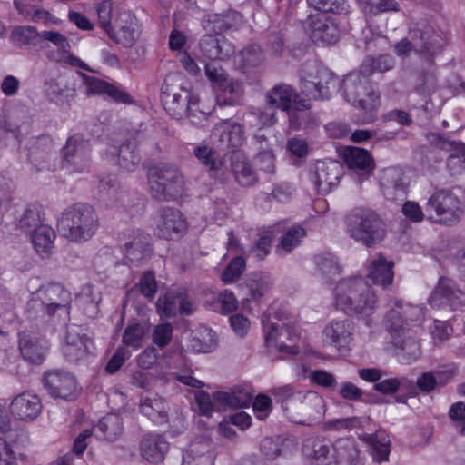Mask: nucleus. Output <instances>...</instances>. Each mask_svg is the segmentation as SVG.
<instances>
[{
  "label": "nucleus",
  "mask_w": 465,
  "mask_h": 465,
  "mask_svg": "<svg viewBox=\"0 0 465 465\" xmlns=\"http://www.w3.org/2000/svg\"><path fill=\"white\" fill-rule=\"evenodd\" d=\"M180 289L168 292L157 300V312L161 318L169 319L180 314Z\"/></svg>",
  "instance_id": "de8ad7c7"
},
{
  "label": "nucleus",
  "mask_w": 465,
  "mask_h": 465,
  "mask_svg": "<svg viewBox=\"0 0 465 465\" xmlns=\"http://www.w3.org/2000/svg\"><path fill=\"white\" fill-rule=\"evenodd\" d=\"M361 439L370 445L374 460L377 462L388 460L391 440L385 431L377 430L373 434H364Z\"/></svg>",
  "instance_id": "ea45409f"
},
{
  "label": "nucleus",
  "mask_w": 465,
  "mask_h": 465,
  "mask_svg": "<svg viewBox=\"0 0 465 465\" xmlns=\"http://www.w3.org/2000/svg\"><path fill=\"white\" fill-rule=\"evenodd\" d=\"M303 452L310 458L312 465H332L342 463L344 452L355 459L358 450L349 441L338 440L335 444L322 438H309L304 441Z\"/></svg>",
  "instance_id": "423d86ee"
},
{
  "label": "nucleus",
  "mask_w": 465,
  "mask_h": 465,
  "mask_svg": "<svg viewBox=\"0 0 465 465\" xmlns=\"http://www.w3.org/2000/svg\"><path fill=\"white\" fill-rule=\"evenodd\" d=\"M187 228L186 221L180 211L163 208L155 221L154 234L165 240L179 239Z\"/></svg>",
  "instance_id": "dca6fc26"
},
{
  "label": "nucleus",
  "mask_w": 465,
  "mask_h": 465,
  "mask_svg": "<svg viewBox=\"0 0 465 465\" xmlns=\"http://www.w3.org/2000/svg\"><path fill=\"white\" fill-rule=\"evenodd\" d=\"M101 300L102 297L100 292H94L93 286H86L83 288L78 298L81 308L90 318H95L97 316Z\"/></svg>",
  "instance_id": "8fccbe9b"
},
{
  "label": "nucleus",
  "mask_w": 465,
  "mask_h": 465,
  "mask_svg": "<svg viewBox=\"0 0 465 465\" xmlns=\"http://www.w3.org/2000/svg\"><path fill=\"white\" fill-rule=\"evenodd\" d=\"M43 224L41 206L37 203L28 204L18 220V227L27 233Z\"/></svg>",
  "instance_id": "49530a36"
},
{
  "label": "nucleus",
  "mask_w": 465,
  "mask_h": 465,
  "mask_svg": "<svg viewBox=\"0 0 465 465\" xmlns=\"http://www.w3.org/2000/svg\"><path fill=\"white\" fill-rule=\"evenodd\" d=\"M302 94L311 100L329 99L331 89L339 84L338 77L325 67L306 63L300 71Z\"/></svg>",
  "instance_id": "0eeeda50"
},
{
  "label": "nucleus",
  "mask_w": 465,
  "mask_h": 465,
  "mask_svg": "<svg viewBox=\"0 0 465 465\" xmlns=\"http://www.w3.org/2000/svg\"><path fill=\"white\" fill-rule=\"evenodd\" d=\"M305 235L306 232L302 226H293L282 235L280 247L285 252H290L301 243L302 239Z\"/></svg>",
  "instance_id": "680f3d73"
},
{
  "label": "nucleus",
  "mask_w": 465,
  "mask_h": 465,
  "mask_svg": "<svg viewBox=\"0 0 465 465\" xmlns=\"http://www.w3.org/2000/svg\"><path fill=\"white\" fill-rule=\"evenodd\" d=\"M151 253L150 236L145 233L136 234L131 242L124 245L125 257L132 263H138L149 258Z\"/></svg>",
  "instance_id": "4c0bfd02"
},
{
  "label": "nucleus",
  "mask_w": 465,
  "mask_h": 465,
  "mask_svg": "<svg viewBox=\"0 0 465 465\" xmlns=\"http://www.w3.org/2000/svg\"><path fill=\"white\" fill-rule=\"evenodd\" d=\"M303 94H299L294 87L290 84L281 83L274 85L265 94V103L267 105L273 106L282 111H289L292 104L297 105L299 109H309L311 103Z\"/></svg>",
  "instance_id": "4468645a"
},
{
  "label": "nucleus",
  "mask_w": 465,
  "mask_h": 465,
  "mask_svg": "<svg viewBox=\"0 0 465 465\" xmlns=\"http://www.w3.org/2000/svg\"><path fill=\"white\" fill-rule=\"evenodd\" d=\"M314 263L319 271L331 279L341 273V266L336 256L331 253H322L314 256Z\"/></svg>",
  "instance_id": "864d4df0"
},
{
  "label": "nucleus",
  "mask_w": 465,
  "mask_h": 465,
  "mask_svg": "<svg viewBox=\"0 0 465 465\" xmlns=\"http://www.w3.org/2000/svg\"><path fill=\"white\" fill-rule=\"evenodd\" d=\"M322 402V399L313 393L306 394L296 391L287 402H284L282 410L289 419L296 420L297 416L309 414L312 405L320 406Z\"/></svg>",
  "instance_id": "2f4dec72"
},
{
  "label": "nucleus",
  "mask_w": 465,
  "mask_h": 465,
  "mask_svg": "<svg viewBox=\"0 0 465 465\" xmlns=\"http://www.w3.org/2000/svg\"><path fill=\"white\" fill-rule=\"evenodd\" d=\"M425 212L428 220L451 226L462 219L464 208L459 197L450 190L439 189L428 198Z\"/></svg>",
  "instance_id": "39448f33"
},
{
  "label": "nucleus",
  "mask_w": 465,
  "mask_h": 465,
  "mask_svg": "<svg viewBox=\"0 0 465 465\" xmlns=\"http://www.w3.org/2000/svg\"><path fill=\"white\" fill-rule=\"evenodd\" d=\"M245 266L246 262L243 257H234L224 268L221 276L222 281L225 283L236 282L243 273Z\"/></svg>",
  "instance_id": "052dcab7"
},
{
  "label": "nucleus",
  "mask_w": 465,
  "mask_h": 465,
  "mask_svg": "<svg viewBox=\"0 0 465 465\" xmlns=\"http://www.w3.org/2000/svg\"><path fill=\"white\" fill-rule=\"evenodd\" d=\"M380 185L384 197L389 201H403L407 197L409 182L400 167L384 169L380 176Z\"/></svg>",
  "instance_id": "f3484780"
},
{
  "label": "nucleus",
  "mask_w": 465,
  "mask_h": 465,
  "mask_svg": "<svg viewBox=\"0 0 465 465\" xmlns=\"http://www.w3.org/2000/svg\"><path fill=\"white\" fill-rule=\"evenodd\" d=\"M93 346L86 329L82 325H72L68 328L63 344V353L68 361L76 362L87 356Z\"/></svg>",
  "instance_id": "2eb2a0df"
},
{
  "label": "nucleus",
  "mask_w": 465,
  "mask_h": 465,
  "mask_svg": "<svg viewBox=\"0 0 465 465\" xmlns=\"http://www.w3.org/2000/svg\"><path fill=\"white\" fill-rule=\"evenodd\" d=\"M201 54L211 60H226L235 53V45L223 35L207 34L199 43Z\"/></svg>",
  "instance_id": "393cba45"
},
{
  "label": "nucleus",
  "mask_w": 465,
  "mask_h": 465,
  "mask_svg": "<svg viewBox=\"0 0 465 465\" xmlns=\"http://www.w3.org/2000/svg\"><path fill=\"white\" fill-rule=\"evenodd\" d=\"M352 322L349 319L334 320L324 329V334L338 349L345 348L351 340Z\"/></svg>",
  "instance_id": "c9c22d12"
},
{
  "label": "nucleus",
  "mask_w": 465,
  "mask_h": 465,
  "mask_svg": "<svg viewBox=\"0 0 465 465\" xmlns=\"http://www.w3.org/2000/svg\"><path fill=\"white\" fill-rule=\"evenodd\" d=\"M115 29L111 28L108 35L124 47H132L140 36L137 18L129 11L119 12L114 20Z\"/></svg>",
  "instance_id": "a211bd4d"
},
{
  "label": "nucleus",
  "mask_w": 465,
  "mask_h": 465,
  "mask_svg": "<svg viewBox=\"0 0 465 465\" xmlns=\"http://www.w3.org/2000/svg\"><path fill=\"white\" fill-rule=\"evenodd\" d=\"M152 196L158 201H171L182 195L184 178L173 163H161L148 171Z\"/></svg>",
  "instance_id": "20e7f679"
},
{
  "label": "nucleus",
  "mask_w": 465,
  "mask_h": 465,
  "mask_svg": "<svg viewBox=\"0 0 465 465\" xmlns=\"http://www.w3.org/2000/svg\"><path fill=\"white\" fill-rule=\"evenodd\" d=\"M253 391L248 385H238L229 391H215L213 400L223 408L241 409L249 407L253 399Z\"/></svg>",
  "instance_id": "a878e982"
},
{
  "label": "nucleus",
  "mask_w": 465,
  "mask_h": 465,
  "mask_svg": "<svg viewBox=\"0 0 465 465\" xmlns=\"http://www.w3.org/2000/svg\"><path fill=\"white\" fill-rule=\"evenodd\" d=\"M464 298L462 291L449 278L441 277L429 298V303L433 308L450 307L451 311L461 305Z\"/></svg>",
  "instance_id": "6ab92c4d"
},
{
  "label": "nucleus",
  "mask_w": 465,
  "mask_h": 465,
  "mask_svg": "<svg viewBox=\"0 0 465 465\" xmlns=\"http://www.w3.org/2000/svg\"><path fill=\"white\" fill-rule=\"evenodd\" d=\"M138 292L149 301H152L154 298L157 292V282L154 272H144L141 276L139 282L127 292V295L131 296L134 292Z\"/></svg>",
  "instance_id": "3c124183"
},
{
  "label": "nucleus",
  "mask_w": 465,
  "mask_h": 465,
  "mask_svg": "<svg viewBox=\"0 0 465 465\" xmlns=\"http://www.w3.org/2000/svg\"><path fill=\"white\" fill-rule=\"evenodd\" d=\"M191 344L193 350L197 352H210L216 347L215 332L205 329L193 337Z\"/></svg>",
  "instance_id": "4d7b16f0"
},
{
  "label": "nucleus",
  "mask_w": 465,
  "mask_h": 465,
  "mask_svg": "<svg viewBox=\"0 0 465 465\" xmlns=\"http://www.w3.org/2000/svg\"><path fill=\"white\" fill-rule=\"evenodd\" d=\"M344 161L350 169L358 173L360 181L368 178L375 168L372 156L360 147H348L344 152Z\"/></svg>",
  "instance_id": "cd10ccee"
},
{
  "label": "nucleus",
  "mask_w": 465,
  "mask_h": 465,
  "mask_svg": "<svg viewBox=\"0 0 465 465\" xmlns=\"http://www.w3.org/2000/svg\"><path fill=\"white\" fill-rule=\"evenodd\" d=\"M139 134L123 143L118 149V165L123 170L132 172L139 165L141 156L137 151Z\"/></svg>",
  "instance_id": "58836bf2"
},
{
  "label": "nucleus",
  "mask_w": 465,
  "mask_h": 465,
  "mask_svg": "<svg viewBox=\"0 0 465 465\" xmlns=\"http://www.w3.org/2000/svg\"><path fill=\"white\" fill-rule=\"evenodd\" d=\"M43 384L48 394L54 399L67 401L76 398L78 384L75 377L62 369H54L44 373Z\"/></svg>",
  "instance_id": "9b49d317"
},
{
  "label": "nucleus",
  "mask_w": 465,
  "mask_h": 465,
  "mask_svg": "<svg viewBox=\"0 0 465 465\" xmlns=\"http://www.w3.org/2000/svg\"><path fill=\"white\" fill-rule=\"evenodd\" d=\"M25 315L33 322H46L54 315L52 307H48L37 293L27 302Z\"/></svg>",
  "instance_id": "a18cd8bd"
},
{
  "label": "nucleus",
  "mask_w": 465,
  "mask_h": 465,
  "mask_svg": "<svg viewBox=\"0 0 465 465\" xmlns=\"http://www.w3.org/2000/svg\"><path fill=\"white\" fill-rule=\"evenodd\" d=\"M272 238V232L269 231L259 234L251 248V253L258 260H263L271 252Z\"/></svg>",
  "instance_id": "0e129e2a"
},
{
  "label": "nucleus",
  "mask_w": 465,
  "mask_h": 465,
  "mask_svg": "<svg viewBox=\"0 0 465 465\" xmlns=\"http://www.w3.org/2000/svg\"><path fill=\"white\" fill-rule=\"evenodd\" d=\"M335 303L348 315H368L375 310L377 297L362 277H348L335 288Z\"/></svg>",
  "instance_id": "f257e3e1"
},
{
  "label": "nucleus",
  "mask_w": 465,
  "mask_h": 465,
  "mask_svg": "<svg viewBox=\"0 0 465 465\" xmlns=\"http://www.w3.org/2000/svg\"><path fill=\"white\" fill-rule=\"evenodd\" d=\"M393 262L387 261L383 256L380 255L371 262L368 276L374 284L386 288L391 285L393 281Z\"/></svg>",
  "instance_id": "a19ab883"
},
{
  "label": "nucleus",
  "mask_w": 465,
  "mask_h": 465,
  "mask_svg": "<svg viewBox=\"0 0 465 465\" xmlns=\"http://www.w3.org/2000/svg\"><path fill=\"white\" fill-rule=\"evenodd\" d=\"M42 401L35 394L23 392L17 395L10 404V411L21 420H33L42 411Z\"/></svg>",
  "instance_id": "bb28decb"
},
{
  "label": "nucleus",
  "mask_w": 465,
  "mask_h": 465,
  "mask_svg": "<svg viewBox=\"0 0 465 465\" xmlns=\"http://www.w3.org/2000/svg\"><path fill=\"white\" fill-rule=\"evenodd\" d=\"M338 394L345 401L366 403L371 402L366 399V397L370 396L369 393L365 392L351 381L341 382L338 389Z\"/></svg>",
  "instance_id": "13d9d810"
},
{
  "label": "nucleus",
  "mask_w": 465,
  "mask_h": 465,
  "mask_svg": "<svg viewBox=\"0 0 465 465\" xmlns=\"http://www.w3.org/2000/svg\"><path fill=\"white\" fill-rule=\"evenodd\" d=\"M218 88L223 92L225 95H229L226 97V103L229 104L238 103L240 97L243 94L242 84L240 81L229 78L228 76Z\"/></svg>",
  "instance_id": "e2e57ef3"
},
{
  "label": "nucleus",
  "mask_w": 465,
  "mask_h": 465,
  "mask_svg": "<svg viewBox=\"0 0 465 465\" xmlns=\"http://www.w3.org/2000/svg\"><path fill=\"white\" fill-rule=\"evenodd\" d=\"M263 48L258 44H249L236 55L235 64L242 74H250L265 64Z\"/></svg>",
  "instance_id": "7c9ffc66"
},
{
  "label": "nucleus",
  "mask_w": 465,
  "mask_h": 465,
  "mask_svg": "<svg viewBox=\"0 0 465 465\" xmlns=\"http://www.w3.org/2000/svg\"><path fill=\"white\" fill-rule=\"evenodd\" d=\"M308 4L322 13L341 14L346 12L345 0H307Z\"/></svg>",
  "instance_id": "338daca9"
},
{
  "label": "nucleus",
  "mask_w": 465,
  "mask_h": 465,
  "mask_svg": "<svg viewBox=\"0 0 465 465\" xmlns=\"http://www.w3.org/2000/svg\"><path fill=\"white\" fill-rule=\"evenodd\" d=\"M95 430L101 439L114 441L123 432L122 419L118 415L108 414L99 420Z\"/></svg>",
  "instance_id": "c03bdc74"
},
{
  "label": "nucleus",
  "mask_w": 465,
  "mask_h": 465,
  "mask_svg": "<svg viewBox=\"0 0 465 465\" xmlns=\"http://www.w3.org/2000/svg\"><path fill=\"white\" fill-rule=\"evenodd\" d=\"M409 37L412 39L413 50L417 53L433 55L440 50V37L430 25L413 27L409 32Z\"/></svg>",
  "instance_id": "b1692460"
},
{
  "label": "nucleus",
  "mask_w": 465,
  "mask_h": 465,
  "mask_svg": "<svg viewBox=\"0 0 465 465\" xmlns=\"http://www.w3.org/2000/svg\"><path fill=\"white\" fill-rule=\"evenodd\" d=\"M308 175L318 193L327 194L339 184L343 175V167L337 161H319L310 170Z\"/></svg>",
  "instance_id": "ddd939ff"
},
{
  "label": "nucleus",
  "mask_w": 465,
  "mask_h": 465,
  "mask_svg": "<svg viewBox=\"0 0 465 465\" xmlns=\"http://www.w3.org/2000/svg\"><path fill=\"white\" fill-rule=\"evenodd\" d=\"M247 286L249 288L250 299L257 301L270 290L272 280L269 275L254 273L249 280ZM247 300H249V298H247Z\"/></svg>",
  "instance_id": "6e6d98bb"
},
{
  "label": "nucleus",
  "mask_w": 465,
  "mask_h": 465,
  "mask_svg": "<svg viewBox=\"0 0 465 465\" xmlns=\"http://www.w3.org/2000/svg\"><path fill=\"white\" fill-rule=\"evenodd\" d=\"M262 323L268 347H275L279 351L289 354L298 353L297 348L292 344L298 339V335L292 326L271 322L266 315L262 318Z\"/></svg>",
  "instance_id": "f8f14e48"
},
{
  "label": "nucleus",
  "mask_w": 465,
  "mask_h": 465,
  "mask_svg": "<svg viewBox=\"0 0 465 465\" xmlns=\"http://www.w3.org/2000/svg\"><path fill=\"white\" fill-rule=\"evenodd\" d=\"M31 241L35 252L40 255H48L54 247V241L56 237L54 229L43 224L30 232Z\"/></svg>",
  "instance_id": "79ce46f5"
},
{
  "label": "nucleus",
  "mask_w": 465,
  "mask_h": 465,
  "mask_svg": "<svg viewBox=\"0 0 465 465\" xmlns=\"http://www.w3.org/2000/svg\"><path fill=\"white\" fill-rule=\"evenodd\" d=\"M216 132H220V140L226 142L228 146L236 148L240 146L243 141L242 126L239 124H230L228 122L217 124Z\"/></svg>",
  "instance_id": "09e8293b"
},
{
  "label": "nucleus",
  "mask_w": 465,
  "mask_h": 465,
  "mask_svg": "<svg viewBox=\"0 0 465 465\" xmlns=\"http://www.w3.org/2000/svg\"><path fill=\"white\" fill-rule=\"evenodd\" d=\"M50 344L47 340L31 333L18 335V350L24 361L31 364H42L47 355Z\"/></svg>",
  "instance_id": "aec40b11"
},
{
  "label": "nucleus",
  "mask_w": 465,
  "mask_h": 465,
  "mask_svg": "<svg viewBox=\"0 0 465 465\" xmlns=\"http://www.w3.org/2000/svg\"><path fill=\"white\" fill-rule=\"evenodd\" d=\"M36 293L46 303L52 307L53 312H58V315L64 316L67 320L71 308V293L62 285L57 283L48 284L39 289Z\"/></svg>",
  "instance_id": "412c9836"
},
{
  "label": "nucleus",
  "mask_w": 465,
  "mask_h": 465,
  "mask_svg": "<svg viewBox=\"0 0 465 465\" xmlns=\"http://www.w3.org/2000/svg\"><path fill=\"white\" fill-rule=\"evenodd\" d=\"M242 22V15L236 11H229L226 14H211L203 20L206 30L213 31L217 35L228 30L236 29Z\"/></svg>",
  "instance_id": "f704fd0d"
},
{
  "label": "nucleus",
  "mask_w": 465,
  "mask_h": 465,
  "mask_svg": "<svg viewBox=\"0 0 465 465\" xmlns=\"http://www.w3.org/2000/svg\"><path fill=\"white\" fill-rule=\"evenodd\" d=\"M213 443L207 438L193 441L183 456L182 465H213Z\"/></svg>",
  "instance_id": "c756f323"
},
{
  "label": "nucleus",
  "mask_w": 465,
  "mask_h": 465,
  "mask_svg": "<svg viewBox=\"0 0 465 465\" xmlns=\"http://www.w3.org/2000/svg\"><path fill=\"white\" fill-rule=\"evenodd\" d=\"M391 342L396 353L407 362L416 361L420 355V342L414 331L410 329L395 332L391 336Z\"/></svg>",
  "instance_id": "c85d7f7f"
},
{
  "label": "nucleus",
  "mask_w": 465,
  "mask_h": 465,
  "mask_svg": "<svg viewBox=\"0 0 465 465\" xmlns=\"http://www.w3.org/2000/svg\"><path fill=\"white\" fill-rule=\"evenodd\" d=\"M195 401L199 408L200 413L204 416H211L214 409L222 408L219 403H217L213 397L204 391H197L194 393Z\"/></svg>",
  "instance_id": "774afa93"
},
{
  "label": "nucleus",
  "mask_w": 465,
  "mask_h": 465,
  "mask_svg": "<svg viewBox=\"0 0 465 465\" xmlns=\"http://www.w3.org/2000/svg\"><path fill=\"white\" fill-rule=\"evenodd\" d=\"M305 26L310 38L316 45H331L339 38L337 25L321 15H309Z\"/></svg>",
  "instance_id": "4be33fe9"
},
{
  "label": "nucleus",
  "mask_w": 465,
  "mask_h": 465,
  "mask_svg": "<svg viewBox=\"0 0 465 465\" xmlns=\"http://www.w3.org/2000/svg\"><path fill=\"white\" fill-rule=\"evenodd\" d=\"M43 41L52 43L59 51L62 52H68L70 48L68 38L57 31H41L39 33V45H41Z\"/></svg>",
  "instance_id": "69168bd1"
},
{
  "label": "nucleus",
  "mask_w": 465,
  "mask_h": 465,
  "mask_svg": "<svg viewBox=\"0 0 465 465\" xmlns=\"http://www.w3.org/2000/svg\"><path fill=\"white\" fill-rule=\"evenodd\" d=\"M99 226V217L94 207L82 203L66 208L57 222L60 234L74 242L88 241Z\"/></svg>",
  "instance_id": "f03ea898"
},
{
  "label": "nucleus",
  "mask_w": 465,
  "mask_h": 465,
  "mask_svg": "<svg viewBox=\"0 0 465 465\" xmlns=\"http://www.w3.org/2000/svg\"><path fill=\"white\" fill-rule=\"evenodd\" d=\"M91 144L83 134L70 136L61 149V163L69 172L84 173L91 163Z\"/></svg>",
  "instance_id": "9d476101"
},
{
  "label": "nucleus",
  "mask_w": 465,
  "mask_h": 465,
  "mask_svg": "<svg viewBox=\"0 0 465 465\" xmlns=\"http://www.w3.org/2000/svg\"><path fill=\"white\" fill-rule=\"evenodd\" d=\"M395 66V60L390 54H379L377 56H366L360 66L361 74L370 77L374 73H386Z\"/></svg>",
  "instance_id": "37998d69"
},
{
  "label": "nucleus",
  "mask_w": 465,
  "mask_h": 465,
  "mask_svg": "<svg viewBox=\"0 0 465 465\" xmlns=\"http://www.w3.org/2000/svg\"><path fill=\"white\" fill-rule=\"evenodd\" d=\"M341 88L348 103L365 111L371 110L380 98L379 93L371 85L369 77L361 74L360 69L345 76Z\"/></svg>",
  "instance_id": "1a4fd4ad"
},
{
  "label": "nucleus",
  "mask_w": 465,
  "mask_h": 465,
  "mask_svg": "<svg viewBox=\"0 0 465 465\" xmlns=\"http://www.w3.org/2000/svg\"><path fill=\"white\" fill-rule=\"evenodd\" d=\"M146 332L144 324L134 322L124 329L122 342L128 347L137 350L143 346V338Z\"/></svg>",
  "instance_id": "603ef678"
},
{
  "label": "nucleus",
  "mask_w": 465,
  "mask_h": 465,
  "mask_svg": "<svg viewBox=\"0 0 465 465\" xmlns=\"http://www.w3.org/2000/svg\"><path fill=\"white\" fill-rule=\"evenodd\" d=\"M349 236L366 247H374L385 237L386 226L381 216L374 211L356 207L345 216Z\"/></svg>",
  "instance_id": "7ed1b4c3"
},
{
  "label": "nucleus",
  "mask_w": 465,
  "mask_h": 465,
  "mask_svg": "<svg viewBox=\"0 0 465 465\" xmlns=\"http://www.w3.org/2000/svg\"><path fill=\"white\" fill-rule=\"evenodd\" d=\"M437 86V78L433 71L421 70L416 74L415 90L420 94H429L434 92Z\"/></svg>",
  "instance_id": "bf43d9fd"
},
{
  "label": "nucleus",
  "mask_w": 465,
  "mask_h": 465,
  "mask_svg": "<svg viewBox=\"0 0 465 465\" xmlns=\"http://www.w3.org/2000/svg\"><path fill=\"white\" fill-rule=\"evenodd\" d=\"M193 155L199 163L203 165L209 173V176L223 183L227 179V169L224 163V158L208 145H198L193 148Z\"/></svg>",
  "instance_id": "5701e85b"
},
{
  "label": "nucleus",
  "mask_w": 465,
  "mask_h": 465,
  "mask_svg": "<svg viewBox=\"0 0 465 465\" xmlns=\"http://www.w3.org/2000/svg\"><path fill=\"white\" fill-rule=\"evenodd\" d=\"M39 33L34 26H17L12 31L11 38L17 45H39Z\"/></svg>",
  "instance_id": "5fc2aeb1"
},
{
  "label": "nucleus",
  "mask_w": 465,
  "mask_h": 465,
  "mask_svg": "<svg viewBox=\"0 0 465 465\" xmlns=\"http://www.w3.org/2000/svg\"><path fill=\"white\" fill-rule=\"evenodd\" d=\"M231 173L235 181L242 187L255 184L258 176L246 156L241 152H233L230 156Z\"/></svg>",
  "instance_id": "473e14b6"
},
{
  "label": "nucleus",
  "mask_w": 465,
  "mask_h": 465,
  "mask_svg": "<svg viewBox=\"0 0 465 465\" xmlns=\"http://www.w3.org/2000/svg\"><path fill=\"white\" fill-rule=\"evenodd\" d=\"M198 97L190 89L165 80L161 88V102L165 111L175 119L195 115Z\"/></svg>",
  "instance_id": "6e6552de"
},
{
  "label": "nucleus",
  "mask_w": 465,
  "mask_h": 465,
  "mask_svg": "<svg viewBox=\"0 0 465 465\" xmlns=\"http://www.w3.org/2000/svg\"><path fill=\"white\" fill-rule=\"evenodd\" d=\"M139 408L155 424H163L168 420L167 404L157 395L142 397Z\"/></svg>",
  "instance_id": "e433bc0d"
},
{
  "label": "nucleus",
  "mask_w": 465,
  "mask_h": 465,
  "mask_svg": "<svg viewBox=\"0 0 465 465\" xmlns=\"http://www.w3.org/2000/svg\"><path fill=\"white\" fill-rule=\"evenodd\" d=\"M141 454L148 461L158 463L163 460L169 443L163 436L148 433L141 441Z\"/></svg>",
  "instance_id": "72a5a7b5"
}]
</instances>
